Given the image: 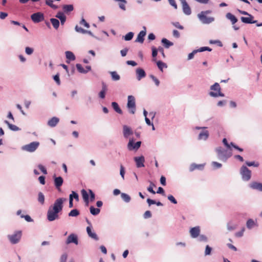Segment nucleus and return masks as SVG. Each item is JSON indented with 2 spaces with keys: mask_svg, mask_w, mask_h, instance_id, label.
Returning <instances> with one entry per match:
<instances>
[{
  "mask_svg": "<svg viewBox=\"0 0 262 262\" xmlns=\"http://www.w3.org/2000/svg\"><path fill=\"white\" fill-rule=\"evenodd\" d=\"M198 52V50H193L191 53H189L188 56V59L190 60L193 58L195 54Z\"/></svg>",
  "mask_w": 262,
  "mask_h": 262,
  "instance_id": "61",
  "label": "nucleus"
},
{
  "mask_svg": "<svg viewBox=\"0 0 262 262\" xmlns=\"http://www.w3.org/2000/svg\"><path fill=\"white\" fill-rule=\"evenodd\" d=\"M216 151L217 154L219 159L224 162H226L232 155L230 151H228L227 150L223 148L222 147L216 148Z\"/></svg>",
  "mask_w": 262,
  "mask_h": 262,
  "instance_id": "2",
  "label": "nucleus"
},
{
  "mask_svg": "<svg viewBox=\"0 0 262 262\" xmlns=\"http://www.w3.org/2000/svg\"><path fill=\"white\" fill-rule=\"evenodd\" d=\"M59 121V119L57 117H53L48 121V125L51 127H54L57 124Z\"/></svg>",
  "mask_w": 262,
  "mask_h": 262,
  "instance_id": "23",
  "label": "nucleus"
},
{
  "mask_svg": "<svg viewBox=\"0 0 262 262\" xmlns=\"http://www.w3.org/2000/svg\"><path fill=\"white\" fill-rule=\"evenodd\" d=\"M38 201L41 205H43L45 203V196L41 192H39L38 194Z\"/></svg>",
  "mask_w": 262,
  "mask_h": 262,
  "instance_id": "41",
  "label": "nucleus"
},
{
  "mask_svg": "<svg viewBox=\"0 0 262 262\" xmlns=\"http://www.w3.org/2000/svg\"><path fill=\"white\" fill-rule=\"evenodd\" d=\"M157 65L159 70L161 71H163L164 68H166L167 67L166 64L161 60H159L157 62Z\"/></svg>",
  "mask_w": 262,
  "mask_h": 262,
  "instance_id": "40",
  "label": "nucleus"
},
{
  "mask_svg": "<svg viewBox=\"0 0 262 262\" xmlns=\"http://www.w3.org/2000/svg\"><path fill=\"white\" fill-rule=\"evenodd\" d=\"M133 134L134 132L130 127L126 125L123 126V134L125 138L127 139L130 136L133 135Z\"/></svg>",
  "mask_w": 262,
  "mask_h": 262,
  "instance_id": "17",
  "label": "nucleus"
},
{
  "mask_svg": "<svg viewBox=\"0 0 262 262\" xmlns=\"http://www.w3.org/2000/svg\"><path fill=\"white\" fill-rule=\"evenodd\" d=\"M90 213L92 215H98L100 213V209H99V208H95L94 206H91L90 207Z\"/></svg>",
  "mask_w": 262,
  "mask_h": 262,
  "instance_id": "34",
  "label": "nucleus"
},
{
  "mask_svg": "<svg viewBox=\"0 0 262 262\" xmlns=\"http://www.w3.org/2000/svg\"><path fill=\"white\" fill-rule=\"evenodd\" d=\"M111 105H112L113 108L114 110V111L116 112H117V113H118L119 114H123V112H122V110L120 108V107H119L118 103H117L116 102H112Z\"/></svg>",
  "mask_w": 262,
  "mask_h": 262,
  "instance_id": "28",
  "label": "nucleus"
},
{
  "mask_svg": "<svg viewBox=\"0 0 262 262\" xmlns=\"http://www.w3.org/2000/svg\"><path fill=\"white\" fill-rule=\"evenodd\" d=\"M226 17L227 19L230 20L231 22V24L233 25V28L235 30H238L239 29V27H237L235 25H234L237 21H238L237 18L232 13L228 12L226 14Z\"/></svg>",
  "mask_w": 262,
  "mask_h": 262,
  "instance_id": "11",
  "label": "nucleus"
},
{
  "mask_svg": "<svg viewBox=\"0 0 262 262\" xmlns=\"http://www.w3.org/2000/svg\"><path fill=\"white\" fill-rule=\"evenodd\" d=\"M198 17L203 24H209L214 21L215 19L213 17H208L206 15L200 13L198 14Z\"/></svg>",
  "mask_w": 262,
  "mask_h": 262,
  "instance_id": "10",
  "label": "nucleus"
},
{
  "mask_svg": "<svg viewBox=\"0 0 262 262\" xmlns=\"http://www.w3.org/2000/svg\"><path fill=\"white\" fill-rule=\"evenodd\" d=\"M101 85H102V89L101 91H103L106 93L107 92V91L108 90L107 85L104 81H102Z\"/></svg>",
  "mask_w": 262,
  "mask_h": 262,
  "instance_id": "62",
  "label": "nucleus"
},
{
  "mask_svg": "<svg viewBox=\"0 0 262 262\" xmlns=\"http://www.w3.org/2000/svg\"><path fill=\"white\" fill-rule=\"evenodd\" d=\"M248 17H244L242 16L241 18V21L246 24H255L257 23V20H254V16L249 14V15H247Z\"/></svg>",
  "mask_w": 262,
  "mask_h": 262,
  "instance_id": "15",
  "label": "nucleus"
},
{
  "mask_svg": "<svg viewBox=\"0 0 262 262\" xmlns=\"http://www.w3.org/2000/svg\"><path fill=\"white\" fill-rule=\"evenodd\" d=\"M50 21L52 24L54 28L57 30L59 27L60 23L58 19L55 18H52L50 19Z\"/></svg>",
  "mask_w": 262,
  "mask_h": 262,
  "instance_id": "31",
  "label": "nucleus"
},
{
  "mask_svg": "<svg viewBox=\"0 0 262 262\" xmlns=\"http://www.w3.org/2000/svg\"><path fill=\"white\" fill-rule=\"evenodd\" d=\"M66 199L58 198L55 200L53 205L49 207L47 211V220L50 222L54 221L59 219V213L63 209V203Z\"/></svg>",
  "mask_w": 262,
  "mask_h": 262,
  "instance_id": "1",
  "label": "nucleus"
},
{
  "mask_svg": "<svg viewBox=\"0 0 262 262\" xmlns=\"http://www.w3.org/2000/svg\"><path fill=\"white\" fill-rule=\"evenodd\" d=\"M62 10L63 13H68L74 10V6L73 5H64L62 6Z\"/></svg>",
  "mask_w": 262,
  "mask_h": 262,
  "instance_id": "26",
  "label": "nucleus"
},
{
  "mask_svg": "<svg viewBox=\"0 0 262 262\" xmlns=\"http://www.w3.org/2000/svg\"><path fill=\"white\" fill-rule=\"evenodd\" d=\"M134 35V33L133 32H129L127 33L125 35L123 36V38L125 41H129L131 40Z\"/></svg>",
  "mask_w": 262,
  "mask_h": 262,
  "instance_id": "35",
  "label": "nucleus"
},
{
  "mask_svg": "<svg viewBox=\"0 0 262 262\" xmlns=\"http://www.w3.org/2000/svg\"><path fill=\"white\" fill-rule=\"evenodd\" d=\"M212 250V249L211 247H210L209 245H207L205 248V255L206 256L210 255Z\"/></svg>",
  "mask_w": 262,
  "mask_h": 262,
  "instance_id": "48",
  "label": "nucleus"
},
{
  "mask_svg": "<svg viewBox=\"0 0 262 262\" xmlns=\"http://www.w3.org/2000/svg\"><path fill=\"white\" fill-rule=\"evenodd\" d=\"M52 0H46V4L54 9L57 8V6L53 4Z\"/></svg>",
  "mask_w": 262,
  "mask_h": 262,
  "instance_id": "43",
  "label": "nucleus"
},
{
  "mask_svg": "<svg viewBox=\"0 0 262 262\" xmlns=\"http://www.w3.org/2000/svg\"><path fill=\"white\" fill-rule=\"evenodd\" d=\"M134 160L136 163V165L137 168H141L144 167V163L145 162V158L143 156L140 157H135Z\"/></svg>",
  "mask_w": 262,
  "mask_h": 262,
  "instance_id": "14",
  "label": "nucleus"
},
{
  "mask_svg": "<svg viewBox=\"0 0 262 262\" xmlns=\"http://www.w3.org/2000/svg\"><path fill=\"white\" fill-rule=\"evenodd\" d=\"M54 179V185L56 189H58L59 191H61L60 187L62 186L63 183V180L62 178L60 176L59 177H56V175L54 174L53 176Z\"/></svg>",
  "mask_w": 262,
  "mask_h": 262,
  "instance_id": "12",
  "label": "nucleus"
},
{
  "mask_svg": "<svg viewBox=\"0 0 262 262\" xmlns=\"http://www.w3.org/2000/svg\"><path fill=\"white\" fill-rule=\"evenodd\" d=\"M150 78L153 80V81L155 82L156 85L157 86H158L160 84V81L154 75H150L149 76Z\"/></svg>",
  "mask_w": 262,
  "mask_h": 262,
  "instance_id": "46",
  "label": "nucleus"
},
{
  "mask_svg": "<svg viewBox=\"0 0 262 262\" xmlns=\"http://www.w3.org/2000/svg\"><path fill=\"white\" fill-rule=\"evenodd\" d=\"M66 58L67 59V62L69 63L70 61H74L75 60L76 57L73 52L71 51H66L65 52Z\"/></svg>",
  "mask_w": 262,
  "mask_h": 262,
  "instance_id": "25",
  "label": "nucleus"
},
{
  "mask_svg": "<svg viewBox=\"0 0 262 262\" xmlns=\"http://www.w3.org/2000/svg\"><path fill=\"white\" fill-rule=\"evenodd\" d=\"M249 186L253 189L258 190L262 191V183L257 182H253L250 184Z\"/></svg>",
  "mask_w": 262,
  "mask_h": 262,
  "instance_id": "21",
  "label": "nucleus"
},
{
  "mask_svg": "<svg viewBox=\"0 0 262 262\" xmlns=\"http://www.w3.org/2000/svg\"><path fill=\"white\" fill-rule=\"evenodd\" d=\"M109 73L111 74L112 79L113 81H118L120 79V76L119 74H118L117 72L112 71V72H110Z\"/></svg>",
  "mask_w": 262,
  "mask_h": 262,
  "instance_id": "33",
  "label": "nucleus"
},
{
  "mask_svg": "<svg viewBox=\"0 0 262 262\" xmlns=\"http://www.w3.org/2000/svg\"><path fill=\"white\" fill-rule=\"evenodd\" d=\"M75 30L78 33L86 34V30L82 28L81 27H79L78 25H76L75 26Z\"/></svg>",
  "mask_w": 262,
  "mask_h": 262,
  "instance_id": "44",
  "label": "nucleus"
},
{
  "mask_svg": "<svg viewBox=\"0 0 262 262\" xmlns=\"http://www.w3.org/2000/svg\"><path fill=\"white\" fill-rule=\"evenodd\" d=\"M209 43L210 44H216L219 47H223L222 42L219 40H210Z\"/></svg>",
  "mask_w": 262,
  "mask_h": 262,
  "instance_id": "47",
  "label": "nucleus"
},
{
  "mask_svg": "<svg viewBox=\"0 0 262 262\" xmlns=\"http://www.w3.org/2000/svg\"><path fill=\"white\" fill-rule=\"evenodd\" d=\"M245 164L248 166H254L255 167H257L259 165V163L257 161H246Z\"/></svg>",
  "mask_w": 262,
  "mask_h": 262,
  "instance_id": "39",
  "label": "nucleus"
},
{
  "mask_svg": "<svg viewBox=\"0 0 262 262\" xmlns=\"http://www.w3.org/2000/svg\"><path fill=\"white\" fill-rule=\"evenodd\" d=\"M240 174L242 180L244 181H248L251 179L252 172L245 165H243L240 169Z\"/></svg>",
  "mask_w": 262,
  "mask_h": 262,
  "instance_id": "5",
  "label": "nucleus"
},
{
  "mask_svg": "<svg viewBox=\"0 0 262 262\" xmlns=\"http://www.w3.org/2000/svg\"><path fill=\"white\" fill-rule=\"evenodd\" d=\"M80 214V212L77 209H72L68 214L69 216L76 217Z\"/></svg>",
  "mask_w": 262,
  "mask_h": 262,
  "instance_id": "36",
  "label": "nucleus"
},
{
  "mask_svg": "<svg viewBox=\"0 0 262 262\" xmlns=\"http://www.w3.org/2000/svg\"><path fill=\"white\" fill-rule=\"evenodd\" d=\"M255 225V223L252 219H250L248 220V221H247L246 226L249 229H251L252 228H253Z\"/></svg>",
  "mask_w": 262,
  "mask_h": 262,
  "instance_id": "38",
  "label": "nucleus"
},
{
  "mask_svg": "<svg viewBox=\"0 0 262 262\" xmlns=\"http://www.w3.org/2000/svg\"><path fill=\"white\" fill-rule=\"evenodd\" d=\"M22 235L21 231H16L13 234L8 235V238L12 244H17L20 240Z\"/></svg>",
  "mask_w": 262,
  "mask_h": 262,
  "instance_id": "6",
  "label": "nucleus"
},
{
  "mask_svg": "<svg viewBox=\"0 0 262 262\" xmlns=\"http://www.w3.org/2000/svg\"><path fill=\"white\" fill-rule=\"evenodd\" d=\"M120 174L121 177L123 178V179H124V174H125V168L123 167V166L122 165H121V166H120Z\"/></svg>",
  "mask_w": 262,
  "mask_h": 262,
  "instance_id": "64",
  "label": "nucleus"
},
{
  "mask_svg": "<svg viewBox=\"0 0 262 262\" xmlns=\"http://www.w3.org/2000/svg\"><path fill=\"white\" fill-rule=\"evenodd\" d=\"M38 168L41 171V172L43 174H47V170L46 168L43 165H42L41 164H39L38 165Z\"/></svg>",
  "mask_w": 262,
  "mask_h": 262,
  "instance_id": "60",
  "label": "nucleus"
},
{
  "mask_svg": "<svg viewBox=\"0 0 262 262\" xmlns=\"http://www.w3.org/2000/svg\"><path fill=\"white\" fill-rule=\"evenodd\" d=\"M70 243H74L76 245L78 244V237L74 234H71L67 238L66 244H69Z\"/></svg>",
  "mask_w": 262,
  "mask_h": 262,
  "instance_id": "18",
  "label": "nucleus"
},
{
  "mask_svg": "<svg viewBox=\"0 0 262 262\" xmlns=\"http://www.w3.org/2000/svg\"><path fill=\"white\" fill-rule=\"evenodd\" d=\"M81 194L84 202L86 205H88L89 203V195L88 193L85 190L82 189L81 190Z\"/></svg>",
  "mask_w": 262,
  "mask_h": 262,
  "instance_id": "29",
  "label": "nucleus"
},
{
  "mask_svg": "<svg viewBox=\"0 0 262 262\" xmlns=\"http://www.w3.org/2000/svg\"><path fill=\"white\" fill-rule=\"evenodd\" d=\"M76 67L79 73L86 74V71H85V69L82 67L81 64L77 63L76 64Z\"/></svg>",
  "mask_w": 262,
  "mask_h": 262,
  "instance_id": "42",
  "label": "nucleus"
},
{
  "mask_svg": "<svg viewBox=\"0 0 262 262\" xmlns=\"http://www.w3.org/2000/svg\"><path fill=\"white\" fill-rule=\"evenodd\" d=\"M151 50H152V56L153 58H155L158 54V49H157L154 46L151 47Z\"/></svg>",
  "mask_w": 262,
  "mask_h": 262,
  "instance_id": "52",
  "label": "nucleus"
},
{
  "mask_svg": "<svg viewBox=\"0 0 262 262\" xmlns=\"http://www.w3.org/2000/svg\"><path fill=\"white\" fill-rule=\"evenodd\" d=\"M79 24L81 25H83L84 27H85L87 28H90V25L86 21V20L82 17L80 21L79 22Z\"/></svg>",
  "mask_w": 262,
  "mask_h": 262,
  "instance_id": "54",
  "label": "nucleus"
},
{
  "mask_svg": "<svg viewBox=\"0 0 262 262\" xmlns=\"http://www.w3.org/2000/svg\"><path fill=\"white\" fill-rule=\"evenodd\" d=\"M67 258L68 254L64 253L61 255L59 261L60 262H67Z\"/></svg>",
  "mask_w": 262,
  "mask_h": 262,
  "instance_id": "51",
  "label": "nucleus"
},
{
  "mask_svg": "<svg viewBox=\"0 0 262 262\" xmlns=\"http://www.w3.org/2000/svg\"><path fill=\"white\" fill-rule=\"evenodd\" d=\"M161 42L165 48H169L173 45V43L165 38H163L161 40Z\"/></svg>",
  "mask_w": 262,
  "mask_h": 262,
  "instance_id": "27",
  "label": "nucleus"
},
{
  "mask_svg": "<svg viewBox=\"0 0 262 262\" xmlns=\"http://www.w3.org/2000/svg\"><path fill=\"white\" fill-rule=\"evenodd\" d=\"M72 198L73 200L74 199H75L76 201L79 200V195L78 193L74 191H73L72 193L70 194L69 198Z\"/></svg>",
  "mask_w": 262,
  "mask_h": 262,
  "instance_id": "45",
  "label": "nucleus"
},
{
  "mask_svg": "<svg viewBox=\"0 0 262 262\" xmlns=\"http://www.w3.org/2000/svg\"><path fill=\"white\" fill-rule=\"evenodd\" d=\"M39 145V142L38 141H34L28 144H26L22 146L21 149L30 152L35 151Z\"/></svg>",
  "mask_w": 262,
  "mask_h": 262,
  "instance_id": "7",
  "label": "nucleus"
},
{
  "mask_svg": "<svg viewBox=\"0 0 262 262\" xmlns=\"http://www.w3.org/2000/svg\"><path fill=\"white\" fill-rule=\"evenodd\" d=\"M20 217L24 218L28 222H32L33 221V220L29 215H21Z\"/></svg>",
  "mask_w": 262,
  "mask_h": 262,
  "instance_id": "57",
  "label": "nucleus"
},
{
  "mask_svg": "<svg viewBox=\"0 0 262 262\" xmlns=\"http://www.w3.org/2000/svg\"><path fill=\"white\" fill-rule=\"evenodd\" d=\"M182 5L183 12L187 15H189L191 13V8L187 3L186 0H179Z\"/></svg>",
  "mask_w": 262,
  "mask_h": 262,
  "instance_id": "13",
  "label": "nucleus"
},
{
  "mask_svg": "<svg viewBox=\"0 0 262 262\" xmlns=\"http://www.w3.org/2000/svg\"><path fill=\"white\" fill-rule=\"evenodd\" d=\"M190 233L192 238H196L199 236L200 233V228L199 226H196L190 229Z\"/></svg>",
  "mask_w": 262,
  "mask_h": 262,
  "instance_id": "19",
  "label": "nucleus"
},
{
  "mask_svg": "<svg viewBox=\"0 0 262 262\" xmlns=\"http://www.w3.org/2000/svg\"><path fill=\"white\" fill-rule=\"evenodd\" d=\"M136 72L138 80H140L142 78L146 76V73L142 68H139L137 69Z\"/></svg>",
  "mask_w": 262,
  "mask_h": 262,
  "instance_id": "20",
  "label": "nucleus"
},
{
  "mask_svg": "<svg viewBox=\"0 0 262 262\" xmlns=\"http://www.w3.org/2000/svg\"><path fill=\"white\" fill-rule=\"evenodd\" d=\"M5 123L6 124L9 128L13 131H18L20 129L17 127V126L13 125L12 124H11L8 121L5 120L4 121Z\"/></svg>",
  "mask_w": 262,
  "mask_h": 262,
  "instance_id": "32",
  "label": "nucleus"
},
{
  "mask_svg": "<svg viewBox=\"0 0 262 262\" xmlns=\"http://www.w3.org/2000/svg\"><path fill=\"white\" fill-rule=\"evenodd\" d=\"M55 17L60 20L61 24L62 25H64L66 21L67 17L63 12H58L56 14Z\"/></svg>",
  "mask_w": 262,
  "mask_h": 262,
  "instance_id": "22",
  "label": "nucleus"
},
{
  "mask_svg": "<svg viewBox=\"0 0 262 262\" xmlns=\"http://www.w3.org/2000/svg\"><path fill=\"white\" fill-rule=\"evenodd\" d=\"M167 199L168 200L170 201L172 203L174 204H177V201L176 200V199L174 198V196L172 195H168L167 196Z\"/></svg>",
  "mask_w": 262,
  "mask_h": 262,
  "instance_id": "53",
  "label": "nucleus"
},
{
  "mask_svg": "<svg viewBox=\"0 0 262 262\" xmlns=\"http://www.w3.org/2000/svg\"><path fill=\"white\" fill-rule=\"evenodd\" d=\"M92 227H86V232L88 234L90 237L94 239L96 241H98L99 238L97 234L95 232H93L92 231Z\"/></svg>",
  "mask_w": 262,
  "mask_h": 262,
  "instance_id": "24",
  "label": "nucleus"
},
{
  "mask_svg": "<svg viewBox=\"0 0 262 262\" xmlns=\"http://www.w3.org/2000/svg\"><path fill=\"white\" fill-rule=\"evenodd\" d=\"M245 231V228H243L242 230L235 233V236L237 237H241L243 236L244 232Z\"/></svg>",
  "mask_w": 262,
  "mask_h": 262,
  "instance_id": "63",
  "label": "nucleus"
},
{
  "mask_svg": "<svg viewBox=\"0 0 262 262\" xmlns=\"http://www.w3.org/2000/svg\"><path fill=\"white\" fill-rule=\"evenodd\" d=\"M198 241L200 242H207L208 241V238L206 235L201 234L199 235Z\"/></svg>",
  "mask_w": 262,
  "mask_h": 262,
  "instance_id": "50",
  "label": "nucleus"
},
{
  "mask_svg": "<svg viewBox=\"0 0 262 262\" xmlns=\"http://www.w3.org/2000/svg\"><path fill=\"white\" fill-rule=\"evenodd\" d=\"M198 52H204L205 51H208L210 52L212 51V49L208 47H201L200 49H198Z\"/></svg>",
  "mask_w": 262,
  "mask_h": 262,
  "instance_id": "59",
  "label": "nucleus"
},
{
  "mask_svg": "<svg viewBox=\"0 0 262 262\" xmlns=\"http://www.w3.org/2000/svg\"><path fill=\"white\" fill-rule=\"evenodd\" d=\"M127 107L129 112L132 114H134L136 111V100L134 96L129 95L127 97Z\"/></svg>",
  "mask_w": 262,
  "mask_h": 262,
  "instance_id": "4",
  "label": "nucleus"
},
{
  "mask_svg": "<svg viewBox=\"0 0 262 262\" xmlns=\"http://www.w3.org/2000/svg\"><path fill=\"white\" fill-rule=\"evenodd\" d=\"M141 141H137L135 143V140L133 138H130L127 143V149L129 151H137L140 147L141 145Z\"/></svg>",
  "mask_w": 262,
  "mask_h": 262,
  "instance_id": "8",
  "label": "nucleus"
},
{
  "mask_svg": "<svg viewBox=\"0 0 262 262\" xmlns=\"http://www.w3.org/2000/svg\"><path fill=\"white\" fill-rule=\"evenodd\" d=\"M143 30L141 31L138 34L137 37L135 40V42L143 43L144 40V36L146 34V27H143Z\"/></svg>",
  "mask_w": 262,
  "mask_h": 262,
  "instance_id": "16",
  "label": "nucleus"
},
{
  "mask_svg": "<svg viewBox=\"0 0 262 262\" xmlns=\"http://www.w3.org/2000/svg\"><path fill=\"white\" fill-rule=\"evenodd\" d=\"M31 19L34 23H39L44 20L45 15L41 12H36L31 15Z\"/></svg>",
  "mask_w": 262,
  "mask_h": 262,
  "instance_id": "9",
  "label": "nucleus"
},
{
  "mask_svg": "<svg viewBox=\"0 0 262 262\" xmlns=\"http://www.w3.org/2000/svg\"><path fill=\"white\" fill-rule=\"evenodd\" d=\"M209 137V132L208 130H205L204 132H201L199 135L198 139L199 140H206L208 139Z\"/></svg>",
  "mask_w": 262,
  "mask_h": 262,
  "instance_id": "30",
  "label": "nucleus"
},
{
  "mask_svg": "<svg viewBox=\"0 0 262 262\" xmlns=\"http://www.w3.org/2000/svg\"><path fill=\"white\" fill-rule=\"evenodd\" d=\"M53 79L56 82L58 85H60L61 82L59 78V74L57 73L55 75L53 76Z\"/></svg>",
  "mask_w": 262,
  "mask_h": 262,
  "instance_id": "49",
  "label": "nucleus"
},
{
  "mask_svg": "<svg viewBox=\"0 0 262 262\" xmlns=\"http://www.w3.org/2000/svg\"><path fill=\"white\" fill-rule=\"evenodd\" d=\"M151 216V212H150V211L149 210L146 211L143 214V217L145 219L150 218Z\"/></svg>",
  "mask_w": 262,
  "mask_h": 262,
  "instance_id": "55",
  "label": "nucleus"
},
{
  "mask_svg": "<svg viewBox=\"0 0 262 262\" xmlns=\"http://www.w3.org/2000/svg\"><path fill=\"white\" fill-rule=\"evenodd\" d=\"M210 90L214 91H216V92L211 91L209 92V94L210 96L213 97H217L219 96L220 97H224L225 95L224 93L221 92V88L219 83L215 82L214 84L210 86Z\"/></svg>",
  "mask_w": 262,
  "mask_h": 262,
  "instance_id": "3",
  "label": "nucleus"
},
{
  "mask_svg": "<svg viewBox=\"0 0 262 262\" xmlns=\"http://www.w3.org/2000/svg\"><path fill=\"white\" fill-rule=\"evenodd\" d=\"M121 197L122 199L126 203H128L130 201L131 198L130 196L126 193H121Z\"/></svg>",
  "mask_w": 262,
  "mask_h": 262,
  "instance_id": "37",
  "label": "nucleus"
},
{
  "mask_svg": "<svg viewBox=\"0 0 262 262\" xmlns=\"http://www.w3.org/2000/svg\"><path fill=\"white\" fill-rule=\"evenodd\" d=\"M89 193L90 194V201L93 202L95 199V194L91 189H89Z\"/></svg>",
  "mask_w": 262,
  "mask_h": 262,
  "instance_id": "56",
  "label": "nucleus"
},
{
  "mask_svg": "<svg viewBox=\"0 0 262 262\" xmlns=\"http://www.w3.org/2000/svg\"><path fill=\"white\" fill-rule=\"evenodd\" d=\"M34 51V49L32 48L27 47L25 48V52L27 55H31Z\"/></svg>",
  "mask_w": 262,
  "mask_h": 262,
  "instance_id": "58",
  "label": "nucleus"
}]
</instances>
